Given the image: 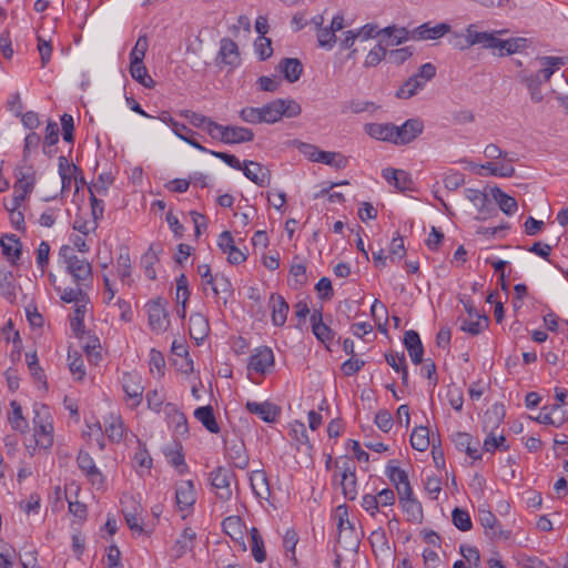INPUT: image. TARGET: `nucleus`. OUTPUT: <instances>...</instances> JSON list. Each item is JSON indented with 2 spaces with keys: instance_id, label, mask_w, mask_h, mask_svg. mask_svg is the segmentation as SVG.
Here are the masks:
<instances>
[{
  "instance_id": "nucleus-6",
  "label": "nucleus",
  "mask_w": 568,
  "mask_h": 568,
  "mask_svg": "<svg viewBox=\"0 0 568 568\" xmlns=\"http://www.w3.org/2000/svg\"><path fill=\"white\" fill-rule=\"evenodd\" d=\"M16 183L13 185L14 206H20L27 195L32 192L34 186V171L31 166H20L16 170Z\"/></svg>"
},
{
  "instance_id": "nucleus-57",
  "label": "nucleus",
  "mask_w": 568,
  "mask_h": 568,
  "mask_svg": "<svg viewBox=\"0 0 568 568\" xmlns=\"http://www.w3.org/2000/svg\"><path fill=\"white\" fill-rule=\"evenodd\" d=\"M189 297V281L184 274H181L176 280V301L182 304V317L185 316V305Z\"/></svg>"
},
{
  "instance_id": "nucleus-37",
  "label": "nucleus",
  "mask_w": 568,
  "mask_h": 568,
  "mask_svg": "<svg viewBox=\"0 0 568 568\" xmlns=\"http://www.w3.org/2000/svg\"><path fill=\"white\" fill-rule=\"evenodd\" d=\"M11 413L9 414L8 420L12 429L26 433L29 429V424L22 415L21 405L17 400L10 403Z\"/></svg>"
},
{
  "instance_id": "nucleus-15",
  "label": "nucleus",
  "mask_w": 568,
  "mask_h": 568,
  "mask_svg": "<svg viewBox=\"0 0 568 568\" xmlns=\"http://www.w3.org/2000/svg\"><path fill=\"white\" fill-rule=\"evenodd\" d=\"M245 408L265 423H275L281 415V408L268 400L262 403L248 400L245 404Z\"/></svg>"
},
{
  "instance_id": "nucleus-1",
  "label": "nucleus",
  "mask_w": 568,
  "mask_h": 568,
  "mask_svg": "<svg viewBox=\"0 0 568 568\" xmlns=\"http://www.w3.org/2000/svg\"><path fill=\"white\" fill-rule=\"evenodd\" d=\"M540 69L535 73L526 70L520 72V80L526 84L530 99L534 103H540L544 100L541 84L548 82L556 70L566 63L561 57H541L538 59Z\"/></svg>"
},
{
  "instance_id": "nucleus-56",
  "label": "nucleus",
  "mask_w": 568,
  "mask_h": 568,
  "mask_svg": "<svg viewBox=\"0 0 568 568\" xmlns=\"http://www.w3.org/2000/svg\"><path fill=\"white\" fill-rule=\"evenodd\" d=\"M87 313V303L77 305L74 314L70 321V327L77 336H80L84 331V315Z\"/></svg>"
},
{
  "instance_id": "nucleus-16",
  "label": "nucleus",
  "mask_w": 568,
  "mask_h": 568,
  "mask_svg": "<svg viewBox=\"0 0 568 568\" xmlns=\"http://www.w3.org/2000/svg\"><path fill=\"white\" fill-rule=\"evenodd\" d=\"M272 366H274L273 351L267 347H260L250 357L247 369L264 375Z\"/></svg>"
},
{
  "instance_id": "nucleus-12",
  "label": "nucleus",
  "mask_w": 568,
  "mask_h": 568,
  "mask_svg": "<svg viewBox=\"0 0 568 568\" xmlns=\"http://www.w3.org/2000/svg\"><path fill=\"white\" fill-rule=\"evenodd\" d=\"M77 463L92 486L98 489L103 488L105 478L101 470L95 466V463L89 453L80 452L77 457Z\"/></svg>"
},
{
  "instance_id": "nucleus-63",
  "label": "nucleus",
  "mask_w": 568,
  "mask_h": 568,
  "mask_svg": "<svg viewBox=\"0 0 568 568\" xmlns=\"http://www.w3.org/2000/svg\"><path fill=\"white\" fill-rule=\"evenodd\" d=\"M403 510L408 515V520L418 521L423 517V509L420 504L414 498L399 503Z\"/></svg>"
},
{
  "instance_id": "nucleus-25",
  "label": "nucleus",
  "mask_w": 568,
  "mask_h": 568,
  "mask_svg": "<svg viewBox=\"0 0 568 568\" xmlns=\"http://www.w3.org/2000/svg\"><path fill=\"white\" fill-rule=\"evenodd\" d=\"M404 345L408 352L412 362L419 365L423 362L424 347L416 331H407L404 335Z\"/></svg>"
},
{
  "instance_id": "nucleus-59",
  "label": "nucleus",
  "mask_w": 568,
  "mask_h": 568,
  "mask_svg": "<svg viewBox=\"0 0 568 568\" xmlns=\"http://www.w3.org/2000/svg\"><path fill=\"white\" fill-rule=\"evenodd\" d=\"M149 366L152 374L156 373L160 377L164 375L165 359L160 351L155 348L150 351Z\"/></svg>"
},
{
  "instance_id": "nucleus-39",
  "label": "nucleus",
  "mask_w": 568,
  "mask_h": 568,
  "mask_svg": "<svg viewBox=\"0 0 568 568\" xmlns=\"http://www.w3.org/2000/svg\"><path fill=\"white\" fill-rule=\"evenodd\" d=\"M290 436L295 442L298 450L303 448H305V452L312 450L307 430L303 423L293 424L290 430Z\"/></svg>"
},
{
  "instance_id": "nucleus-45",
  "label": "nucleus",
  "mask_w": 568,
  "mask_h": 568,
  "mask_svg": "<svg viewBox=\"0 0 568 568\" xmlns=\"http://www.w3.org/2000/svg\"><path fill=\"white\" fill-rule=\"evenodd\" d=\"M429 430L427 427H415L410 435V445L418 452H425L429 447Z\"/></svg>"
},
{
  "instance_id": "nucleus-52",
  "label": "nucleus",
  "mask_w": 568,
  "mask_h": 568,
  "mask_svg": "<svg viewBox=\"0 0 568 568\" xmlns=\"http://www.w3.org/2000/svg\"><path fill=\"white\" fill-rule=\"evenodd\" d=\"M386 47L384 39H381L379 42L367 53L364 61L365 67H376L379 64L381 61L386 58Z\"/></svg>"
},
{
  "instance_id": "nucleus-19",
  "label": "nucleus",
  "mask_w": 568,
  "mask_h": 568,
  "mask_svg": "<svg viewBox=\"0 0 568 568\" xmlns=\"http://www.w3.org/2000/svg\"><path fill=\"white\" fill-rule=\"evenodd\" d=\"M217 245L223 253L227 254V261L231 264H241L246 261V254L235 246L231 232H222L219 236Z\"/></svg>"
},
{
  "instance_id": "nucleus-31",
  "label": "nucleus",
  "mask_w": 568,
  "mask_h": 568,
  "mask_svg": "<svg viewBox=\"0 0 568 568\" xmlns=\"http://www.w3.org/2000/svg\"><path fill=\"white\" fill-rule=\"evenodd\" d=\"M219 57L223 63L235 65L240 60L237 44L230 38H223L220 42Z\"/></svg>"
},
{
  "instance_id": "nucleus-42",
  "label": "nucleus",
  "mask_w": 568,
  "mask_h": 568,
  "mask_svg": "<svg viewBox=\"0 0 568 568\" xmlns=\"http://www.w3.org/2000/svg\"><path fill=\"white\" fill-rule=\"evenodd\" d=\"M214 296L223 298L224 303L232 294V284L224 275L215 274L213 284L210 286Z\"/></svg>"
},
{
  "instance_id": "nucleus-44",
  "label": "nucleus",
  "mask_w": 568,
  "mask_h": 568,
  "mask_svg": "<svg viewBox=\"0 0 568 568\" xmlns=\"http://www.w3.org/2000/svg\"><path fill=\"white\" fill-rule=\"evenodd\" d=\"M84 285H77L75 288H58L60 293V298L65 303H75L77 305L83 304L88 302V294L83 290Z\"/></svg>"
},
{
  "instance_id": "nucleus-22",
  "label": "nucleus",
  "mask_w": 568,
  "mask_h": 568,
  "mask_svg": "<svg viewBox=\"0 0 568 568\" xmlns=\"http://www.w3.org/2000/svg\"><path fill=\"white\" fill-rule=\"evenodd\" d=\"M175 500L180 510H189L196 501V493L192 480L181 481L175 489Z\"/></svg>"
},
{
  "instance_id": "nucleus-26",
  "label": "nucleus",
  "mask_w": 568,
  "mask_h": 568,
  "mask_svg": "<svg viewBox=\"0 0 568 568\" xmlns=\"http://www.w3.org/2000/svg\"><path fill=\"white\" fill-rule=\"evenodd\" d=\"M364 131L373 139L395 144V124L393 123H367Z\"/></svg>"
},
{
  "instance_id": "nucleus-46",
  "label": "nucleus",
  "mask_w": 568,
  "mask_h": 568,
  "mask_svg": "<svg viewBox=\"0 0 568 568\" xmlns=\"http://www.w3.org/2000/svg\"><path fill=\"white\" fill-rule=\"evenodd\" d=\"M251 536V551L252 556L257 562H263L266 559V551L264 548L263 538L257 528L253 527L250 530Z\"/></svg>"
},
{
  "instance_id": "nucleus-41",
  "label": "nucleus",
  "mask_w": 568,
  "mask_h": 568,
  "mask_svg": "<svg viewBox=\"0 0 568 568\" xmlns=\"http://www.w3.org/2000/svg\"><path fill=\"white\" fill-rule=\"evenodd\" d=\"M0 243L3 254L14 263L21 255V243L19 239L14 234L6 235L1 239Z\"/></svg>"
},
{
  "instance_id": "nucleus-62",
  "label": "nucleus",
  "mask_w": 568,
  "mask_h": 568,
  "mask_svg": "<svg viewBox=\"0 0 568 568\" xmlns=\"http://www.w3.org/2000/svg\"><path fill=\"white\" fill-rule=\"evenodd\" d=\"M413 52L414 51L412 47L395 49L387 51L386 59L392 64L400 65L413 55Z\"/></svg>"
},
{
  "instance_id": "nucleus-64",
  "label": "nucleus",
  "mask_w": 568,
  "mask_h": 568,
  "mask_svg": "<svg viewBox=\"0 0 568 568\" xmlns=\"http://www.w3.org/2000/svg\"><path fill=\"white\" fill-rule=\"evenodd\" d=\"M317 42L318 47L328 50H331L334 47L336 42V36L331 27H323L321 30L317 31Z\"/></svg>"
},
{
  "instance_id": "nucleus-33",
  "label": "nucleus",
  "mask_w": 568,
  "mask_h": 568,
  "mask_svg": "<svg viewBox=\"0 0 568 568\" xmlns=\"http://www.w3.org/2000/svg\"><path fill=\"white\" fill-rule=\"evenodd\" d=\"M278 69L290 83L296 82L303 72V65L301 61L294 58L283 59L278 64Z\"/></svg>"
},
{
  "instance_id": "nucleus-5",
  "label": "nucleus",
  "mask_w": 568,
  "mask_h": 568,
  "mask_svg": "<svg viewBox=\"0 0 568 568\" xmlns=\"http://www.w3.org/2000/svg\"><path fill=\"white\" fill-rule=\"evenodd\" d=\"M334 467L338 473L334 475V480L341 477L339 485L344 497L354 500L357 496L356 465L354 460L342 458L335 460Z\"/></svg>"
},
{
  "instance_id": "nucleus-11",
  "label": "nucleus",
  "mask_w": 568,
  "mask_h": 568,
  "mask_svg": "<svg viewBox=\"0 0 568 568\" xmlns=\"http://www.w3.org/2000/svg\"><path fill=\"white\" fill-rule=\"evenodd\" d=\"M224 446L225 456L235 468L245 469L248 466L250 457L242 439H225Z\"/></svg>"
},
{
  "instance_id": "nucleus-24",
  "label": "nucleus",
  "mask_w": 568,
  "mask_h": 568,
  "mask_svg": "<svg viewBox=\"0 0 568 568\" xmlns=\"http://www.w3.org/2000/svg\"><path fill=\"white\" fill-rule=\"evenodd\" d=\"M383 178L397 190L405 192L413 189V181L404 170L387 168L382 172Z\"/></svg>"
},
{
  "instance_id": "nucleus-49",
  "label": "nucleus",
  "mask_w": 568,
  "mask_h": 568,
  "mask_svg": "<svg viewBox=\"0 0 568 568\" xmlns=\"http://www.w3.org/2000/svg\"><path fill=\"white\" fill-rule=\"evenodd\" d=\"M424 87L425 85L415 75H412L398 88L396 91V98L409 99Z\"/></svg>"
},
{
  "instance_id": "nucleus-30",
  "label": "nucleus",
  "mask_w": 568,
  "mask_h": 568,
  "mask_svg": "<svg viewBox=\"0 0 568 568\" xmlns=\"http://www.w3.org/2000/svg\"><path fill=\"white\" fill-rule=\"evenodd\" d=\"M385 45H398L410 39V31L404 27L388 26L382 29Z\"/></svg>"
},
{
  "instance_id": "nucleus-60",
  "label": "nucleus",
  "mask_w": 568,
  "mask_h": 568,
  "mask_svg": "<svg viewBox=\"0 0 568 568\" xmlns=\"http://www.w3.org/2000/svg\"><path fill=\"white\" fill-rule=\"evenodd\" d=\"M506 438L503 435L496 436L494 432H490L485 438L483 448L485 452L494 453L496 449L508 450V446L505 445Z\"/></svg>"
},
{
  "instance_id": "nucleus-55",
  "label": "nucleus",
  "mask_w": 568,
  "mask_h": 568,
  "mask_svg": "<svg viewBox=\"0 0 568 568\" xmlns=\"http://www.w3.org/2000/svg\"><path fill=\"white\" fill-rule=\"evenodd\" d=\"M526 39L524 38H513L508 40H500L499 44H497V49L499 50V55L513 54L518 52L520 49L525 48Z\"/></svg>"
},
{
  "instance_id": "nucleus-48",
  "label": "nucleus",
  "mask_w": 568,
  "mask_h": 568,
  "mask_svg": "<svg viewBox=\"0 0 568 568\" xmlns=\"http://www.w3.org/2000/svg\"><path fill=\"white\" fill-rule=\"evenodd\" d=\"M465 196L469 200L481 214L489 212L490 202L486 193L476 189H466Z\"/></svg>"
},
{
  "instance_id": "nucleus-10",
  "label": "nucleus",
  "mask_w": 568,
  "mask_h": 568,
  "mask_svg": "<svg viewBox=\"0 0 568 568\" xmlns=\"http://www.w3.org/2000/svg\"><path fill=\"white\" fill-rule=\"evenodd\" d=\"M122 513L128 527L138 535L144 532L143 519L141 517L142 507L132 497L122 499Z\"/></svg>"
},
{
  "instance_id": "nucleus-61",
  "label": "nucleus",
  "mask_w": 568,
  "mask_h": 568,
  "mask_svg": "<svg viewBox=\"0 0 568 568\" xmlns=\"http://www.w3.org/2000/svg\"><path fill=\"white\" fill-rule=\"evenodd\" d=\"M452 517H453V524L459 530L468 531L471 529L473 524H471V519H470L468 511L460 509V508H455L453 510Z\"/></svg>"
},
{
  "instance_id": "nucleus-21",
  "label": "nucleus",
  "mask_w": 568,
  "mask_h": 568,
  "mask_svg": "<svg viewBox=\"0 0 568 568\" xmlns=\"http://www.w3.org/2000/svg\"><path fill=\"white\" fill-rule=\"evenodd\" d=\"M450 30L447 23H439L434 27L430 23H424L410 30V39L414 40H435L444 37Z\"/></svg>"
},
{
  "instance_id": "nucleus-35",
  "label": "nucleus",
  "mask_w": 568,
  "mask_h": 568,
  "mask_svg": "<svg viewBox=\"0 0 568 568\" xmlns=\"http://www.w3.org/2000/svg\"><path fill=\"white\" fill-rule=\"evenodd\" d=\"M190 334L194 339H203L207 336L210 327L206 317L200 313L190 316Z\"/></svg>"
},
{
  "instance_id": "nucleus-9",
  "label": "nucleus",
  "mask_w": 568,
  "mask_h": 568,
  "mask_svg": "<svg viewBox=\"0 0 568 568\" xmlns=\"http://www.w3.org/2000/svg\"><path fill=\"white\" fill-rule=\"evenodd\" d=\"M146 312L149 317V326L155 333L166 331L170 321L169 314L165 308V302L161 298L150 301L146 304Z\"/></svg>"
},
{
  "instance_id": "nucleus-8",
  "label": "nucleus",
  "mask_w": 568,
  "mask_h": 568,
  "mask_svg": "<svg viewBox=\"0 0 568 568\" xmlns=\"http://www.w3.org/2000/svg\"><path fill=\"white\" fill-rule=\"evenodd\" d=\"M506 30H499L495 32H479L476 30V24H469L466 28L465 41L466 44L460 47L462 49L470 48L473 45L479 44L486 49H497V44H499V38L497 34H504Z\"/></svg>"
},
{
  "instance_id": "nucleus-7",
  "label": "nucleus",
  "mask_w": 568,
  "mask_h": 568,
  "mask_svg": "<svg viewBox=\"0 0 568 568\" xmlns=\"http://www.w3.org/2000/svg\"><path fill=\"white\" fill-rule=\"evenodd\" d=\"M234 476L231 469L223 466H219L211 471L210 481L219 499L227 501L232 498L231 483Z\"/></svg>"
},
{
  "instance_id": "nucleus-4",
  "label": "nucleus",
  "mask_w": 568,
  "mask_h": 568,
  "mask_svg": "<svg viewBox=\"0 0 568 568\" xmlns=\"http://www.w3.org/2000/svg\"><path fill=\"white\" fill-rule=\"evenodd\" d=\"M302 106L292 99H275L261 106L262 123L273 124L282 118H296L301 114Z\"/></svg>"
},
{
  "instance_id": "nucleus-36",
  "label": "nucleus",
  "mask_w": 568,
  "mask_h": 568,
  "mask_svg": "<svg viewBox=\"0 0 568 568\" xmlns=\"http://www.w3.org/2000/svg\"><path fill=\"white\" fill-rule=\"evenodd\" d=\"M491 196L494 200L498 203L499 209L507 215L514 214L517 209V202L516 200L504 193L499 187L495 186L491 189Z\"/></svg>"
},
{
  "instance_id": "nucleus-50",
  "label": "nucleus",
  "mask_w": 568,
  "mask_h": 568,
  "mask_svg": "<svg viewBox=\"0 0 568 568\" xmlns=\"http://www.w3.org/2000/svg\"><path fill=\"white\" fill-rule=\"evenodd\" d=\"M59 141V126L55 121L49 120L45 128L43 152L52 155L54 150L51 148Z\"/></svg>"
},
{
  "instance_id": "nucleus-54",
  "label": "nucleus",
  "mask_w": 568,
  "mask_h": 568,
  "mask_svg": "<svg viewBox=\"0 0 568 568\" xmlns=\"http://www.w3.org/2000/svg\"><path fill=\"white\" fill-rule=\"evenodd\" d=\"M105 434L112 442H120L123 438L124 429L121 417L110 416V422L105 424Z\"/></svg>"
},
{
  "instance_id": "nucleus-17",
  "label": "nucleus",
  "mask_w": 568,
  "mask_h": 568,
  "mask_svg": "<svg viewBox=\"0 0 568 568\" xmlns=\"http://www.w3.org/2000/svg\"><path fill=\"white\" fill-rule=\"evenodd\" d=\"M122 387L126 397L132 400L131 406H138L142 400L144 392L141 377L136 373H124L122 376Z\"/></svg>"
},
{
  "instance_id": "nucleus-29",
  "label": "nucleus",
  "mask_w": 568,
  "mask_h": 568,
  "mask_svg": "<svg viewBox=\"0 0 568 568\" xmlns=\"http://www.w3.org/2000/svg\"><path fill=\"white\" fill-rule=\"evenodd\" d=\"M251 487L256 497L267 500L271 497V489L267 475L264 470H254L250 476Z\"/></svg>"
},
{
  "instance_id": "nucleus-40",
  "label": "nucleus",
  "mask_w": 568,
  "mask_h": 568,
  "mask_svg": "<svg viewBox=\"0 0 568 568\" xmlns=\"http://www.w3.org/2000/svg\"><path fill=\"white\" fill-rule=\"evenodd\" d=\"M161 247L152 244L145 254L142 256V263L144 265V274L150 280L156 278V272L153 265L159 261V253L161 252Z\"/></svg>"
},
{
  "instance_id": "nucleus-23",
  "label": "nucleus",
  "mask_w": 568,
  "mask_h": 568,
  "mask_svg": "<svg viewBox=\"0 0 568 568\" xmlns=\"http://www.w3.org/2000/svg\"><path fill=\"white\" fill-rule=\"evenodd\" d=\"M254 139V132L244 126L226 125L221 135V142L226 144H235L250 142Z\"/></svg>"
},
{
  "instance_id": "nucleus-51",
  "label": "nucleus",
  "mask_w": 568,
  "mask_h": 568,
  "mask_svg": "<svg viewBox=\"0 0 568 568\" xmlns=\"http://www.w3.org/2000/svg\"><path fill=\"white\" fill-rule=\"evenodd\" d=\"M116 274L122 282H125L131 275V258L128 248L121 250L116 258Z\"/></svg>"
},
{
  "instance_id": "nucleus-20",
  "label": "nucleus",
  "mask_w": 568,
  "mask_h": 568,
  "mask_svg": "<svg viewBox=\"0 0 568 568\" xmlns=\"http://www.w3.org/2000/svg\"><path fill=\"white\" fill-rule=\"evenodd\" d=\"M453 442L458 450L465 452L474 460L481 458L479 453L480 443L478 439L473 438L470 434L457 432L453 435Z\"/></svg>"
},
{
  "instance_id": "nucleus-58",
  "label": "nucleus",
  "mask_w": 568,
  "mask_h": 568,
  "mask_svg": "<svg viewBox=\"0 0 568 568\" xmlns=\"http://www.w3.org/2000/svg\"><path fill=\"white\" fill-rule=\"evenodd\" d=\"M298 541V537L295 530L288 529L283 538V546L286 551V557L293 561V564L297 565V559L295 556V547Z\"/></svg>"
},
{
  "instance_id": "nucleus-27",
  "label": "nucleus",
  "mask_w": 568,
  "mask_h": 568,
  "mask_svg": "<svg viewBox=\"0 0 568 568\" xmlns=\"http://www.w3.org/2000/svg\"><path fill=\"white\" fill-rule=\"evenodd\" d=\"M270 306L272 308V323L275 326H283L287 320L288 304L282 295L273 293L270 297Z\"/></svg>"
},
{
  "instance_id": "nucleus-47",
  "label": "nucleus",
  "mask_w": 568,
  "mask_h": 568,
  "mask_svg": "<svg viewBox=\"0 0 568 568\" xmlns=\"http://www.w3.org/2000/svg\"><path fill=\"white\" fill-rule=\"evenodd\" d=\"M316 162L324 163L326 165H331L335 169H344L348 160L346 156L338 152H329V151H320L318 156L316 158Z\"/></svg>"
},
{
  "instance_id": "nucleus-53",
  "label": "nucleus",
  "mask_w": 568,
  "mask_h": 568,
  "mask_svg": "<svg viewBox=\"0 0 568 568\" xmlns=\"http://www.w3.org/2000/svg\"><path fill=\"white\" fill-rule=\"evenodd\" d=\"M164 454L169 464H171L179 474H184L187 470V465L184 462V455L181 446L176 449H165Z\"/></svg>"
},
{
  "instance_id": "nucleus-32",
  "label": "nucleus",
  "mask_w": 568,
  "mask_h": 568,
  "mask_svg": "<svg viewBox=\"0 0 568 568\" xmlns=\"http://www.w3.org/2000/svg\"><path fill=\"white\" fill-rule=\"evenodd\" d=\"M194 417L212 434L220 432L213 407L211 405L197 407L194 410Z\"/></svg>"
},
{
  "instance_id": "nucleus-43",
  "label": "nucleus",
  "mask_w": 568,
  "mask_h": 568,
  "mask_svg": "<svg viewBox=\"0 0 568 568\" xmlns=\"http://www.w3.org/2000/svg\"><path fill=\"white\" fill-rule=\"evenodd\" d=\"M488 326V317L486 315H479L468 318H463L460 329L471 335L479 334L484 328Z\"/></svg>"
},
{
  "instance_id": "nucleus-13",
  "label": "nucleus",
  "mask_w": 568,
  "mask_h": 568,
  "mask_svg": "<svg viewBox=\"0 0 568 568\" xmlns=\"http://www.w3.org/2000/svg\"><path fill=\"white\" fill-rule=\"evenodd\" d=\"M223 531L239 546L242 551L246 550L245 534L246 526L240 516H229L222 521Z\"/></svg>"
},
{
  "instance_id": "nucleus-18",
  "label": "nucleus",
  "mask_w": 568,
  "mask_h": 568,
  "mask_svg": "<svg viewBox=\"0 0 568 568\" xmlns=\"http://www.w3.org/2000/svg\"><path fill=\"white\" fill-rule=\"evenodd\" d=\"M242 171L250 181L261 187L267 186L270 184V170L261 163L254 161H244Z\"/></svg>"
},
{
  "instance_id": "nucleus-34",
  "label": "nucleus",
  "mask_w": 568,
  "mask_h": 568,
  "mask_svg": "<svg viewBox=\"0 0 568 568\" xmlns=\"http://www.w3.org/2000/svg\"><path fill=\"white\" fill-rule=\"evenodd\" d=\"M312 331L316 338L322 343L331 342L333 339L332 329L323 323L322 312L314 311L311 315Z\"/></svg>"
},
{
  "instance_id": "nucleus-2",
  "label": "nucleus",
  "mask_w": 568,
  "mask_h": 568,
  "mask_svg": "<svg viewBox=\"0 0 568 568\" xmlns=\"http://www.w3.org/2000/svg\"><path fill=\"white\" fill-rule=\"evenodd\" d=\"M59 258L65 266V271L72 276L75 285H89L92 280V266L84 257H80L74 247L63 245L59 251Z\"/></svg>"
},
{
  "instance_id": "nucleus-28",
  "label": "nucleus",
  "mask_w": 568,
  "mask_h": 568,
  "mask_svg": "<svg viewBox=\"0 0 568 568\" xmlns=\"http://www.w3.org/2000/svg\"><path fill=\"white\" fill-rule=\"evenodd\" d=\"M479 520L485 529V532L490 538H508L505 534L496 516L489 510L479 511Z\"/></svg>"
},
{
  "instance_id": "nucleus-38",
  "label": "nucleus",
  "mask_w": 568,
  "mask_h": 568,
  "mask_svg": "<svg viewBox=\"0 0 568 568\" xmlns=\"http://www.w3.org/2000/svg\"><path fill=\"white\" fill-rule=\"evenodd\" d=\"M131 77L145 88H153L154 80L149 75L143 61H130Z\"/></svg>"
},
{
  "instance_id": "nucleus-3",
  "label": "nucleus",
  "mask_w": 568,
  "mask_h": 568,
  "mask_svg": "<svg viewBox=\"0 0 568 568\" xmlns=\"http://www.w3.org/2000/svg\"><path fill=\"white\" fill-rule=\"evenodd\" d=\"M33 430L39 447L48 449L53 445V419L47 405H34Z\"/></svg>"
},
{
  "instance_id": "nucleus-14",
  "label": "nucleus",
  "mask_w": 568,
  "mask_h": 568,
  "mask_svg": "<svg viewBox=\"0 0 568 568\" xmlns=\"http://www.w3.org/2000/svg\"><path fill=\"white\" fill-rule=\"evenodd\" d=\"M424 129L423 121L419 119H408L402 125H395V144L404 145L414 141Z\"/></svg>"
}]
</instances>
